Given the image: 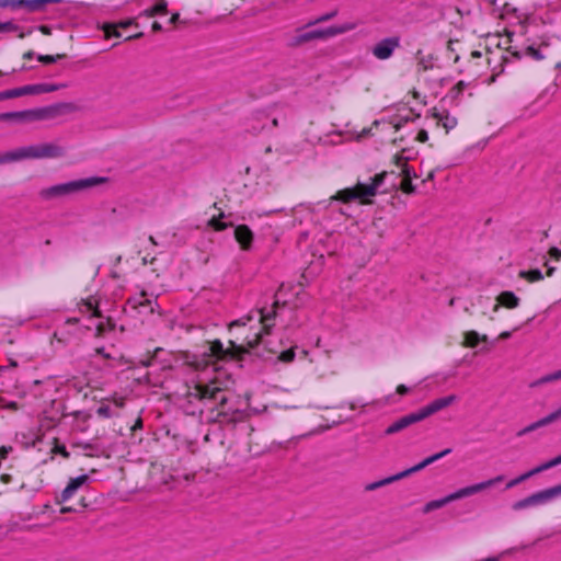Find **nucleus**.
<instances>
[{
	"label": "nucleus",
	"mask_w": 561,
	"mask_h": 561,
	"mask_svg": "<svg viewBox=\"0 0 561 561\" xmlns=\"http://www.w3.org/2000/svg\"><path fill=\"white\" fill-rule=\"evenodd\" d=\"M417 71H426L432 67V65L430 64L432 60L431 55L417 57Z\"/></svg>",
	"instance_id": "obj_36"
},
{
	"label": "nucleus",
	"mask_w": 561,
	"mask_h": 561,
	"mask_svg": "<svg viewBox=\"0 0 561 561\" xmlns=\"http://www.w3.org/2000/svg\"><path fill=\"white\" fill-rule=\"evenodd\" d=\"M522 479L520 477L518 476L517 478L511 480L510 482H507L506 486H505V490H508V489H512L516 485H518L519 483H522Z\"/></svg>",
	"instance_id": "obj_48"
},
{
	"label": "nucleus",
	"mask_w": 561,
	"mask_h": 561,
	"mask_svg": "<svg viewBox=\"0 0 561 561\" xmlns=\"http://www.w3.org/2000/svg\"><path fill=\"white\" fill-rule=\"evenodd\" d=\"M179 19H180V14L179 13H173L171 15L170 20H169V24H172V25L176 24Z\"/></svg>",
	"instance_id": "obj_58"
},
{
	"label": "nucleus",
	"mask_w": 561,
	"mask_h": 561,
	"mask_svg": "<svg viewBox=\"0 0 561 561\" xmlns=\"http://www.w3.org/2000/svg\"><path fill=\"white\" fill-rule=\"evenodd\" d=\"M66 57H67L66 54H57V55H37L36 58L38 61L49 65V64L57 62L58 60H61Z\"/></svg>",
	"instance_id": "obj_31"
},
{
	"label": "nucleus",
	"mask_w": 561,
	"mask_h": 561,
	"mask_svg": "<svg viewBox=\"0 0 561 561\" xmlns=\"http://www.w3.org/2000/svg\"><path fill=\"white\" fill-rule=\"evenodd\" d=\"M424 468H426V466L423 463V461H421L417 465L411 467L413 473L419 472V471L423 470Z\"/></svg>",
	"instance_id": "obj_56"
},
{
	"label": "nucleus",
	"mask_w": 561,
	"mask_h": 561,
	"mask_svg": "<svg viewBox=\"0 0 561 561\" xmlns=\"http://www.w3.org/2000/svg\"><path fill=\"white\" fill-rule=\"evenodd\" d=\"M560 463H561V456L560 455L548 461V465L550 466V468L557 467Z\"/></svg>",
	"instance_id": "obj_52"
},
{
	"label": "nucleus",
	"mask_w": 561,
	"mask_h": 561,
	"mask_svg": "<svg viewBox=\"0 0 561 561\" xmlns=\"http://www.w3.org/2000/svg\"><path fill=\"white\" fill-rule=\"evenodd\" d=\"M386 176L387 172L378 173L374 178H370L371 183L366 184L358 182L353 187L340 190L335 195L331 197V199L339 201L345 204L356 199H359L362 203H365V197H371L377 194V191L383 184Z\"/></svg>",
	"instance_id": "obj_2"
},
{
	"label": "nucleus",
	"mask_w": 561,
	"mask_h": 561,
	"mask_svg": "<svg viewBox=\"0 0 561 561\" xmlns=\"http://www.w3.org/2000/svg\"><path fill=\"white\" fill-rule=\"evenodd\" d=\"M413 472H412V469L411 468H408L397 474H393V476H390V479H391V482H396L398 480H401L403 478H407L409 476H411Z\"/></svg>",
	"instance_id": "obj_45"
},
{
	"label": "nucleus",
	"mask_w": 561,
	"mask_h": 561,
	"mask_svg": "<svg viewBox=\"0 0 561 561\" xmlns=\"http://www.w3.org/2000/svg\"><path fill=\"white\" fill-rule=\"evenodd\" d=\"M152 31L153 32H160L162 31V25L159 22H153L152 24Z\"/></svg>",
	"instance_id": "obj_62"
},
{
	"label": "nucleus",
	"mask_w": 561,
	"mask_h": 561,
	"mask_svg": "<svg viewBox=\"0 0 561 561\" xmlns=\"http://www.w3.org/2000/svg\"><path fill=\"white\" fill-rule=\"evenodd\" d=\"M76 110V105L68 102H61L51 104L44 107L32 108L33 111V119L36 121H45L55 118L59 115L70 113Z\"/></svg>",
	"instance_id": "obj_7"
},
{
	"label": "nucleus",
	"mask_w": 561,
	"mask_h": 561,
	"mask_svg": "<svg viewBox=\"0 0 561 561\" xmlns=\"http://www.w3.org/2000/svg\"><path fill=\"white\" fill-rule=\"evenodd\" d=\"M0 122L22 124L35 121L33 119V111L31 108L24 111L0 113Z\"/></svg>",
	"instance_id": "obj_17"
},
{
	"label": "nucleus",
	"mask_w": 561,
	"mask_h": 561,
	"mask_svg": "<svg viewBox=\"0 0 561 561\" xmlns=\"http://www.w3.org/2000/svg\"><path fill=\"white\" fill-rule=\"evenodd\" d=\"M401 190L407 194H412L415 192V186L412 183V179H402L401 181Z\"/></svg>",
	"instance_id": "obj_43"
},
{
	"label": "nucleus",
	"mask_w": 561,
	"mask_h": 561,
	"mask_svg": "<svg viewBox=\"0 0 561 561\" xmlns=\"http://www.w3.org/2000/svg\"><path fill=\"white\" fill-rule=\"evenodd\" d=\"M128 305L134 309H138L139 312H141L142 309L149 313L153 312L152 301L146 297L145 293L139 297L129 298Z\"/></svg>",
	"instance_id": "obj_20"
},
{
	"label": "nucleus",
	"mask_w": 561,
	"mask_h": 561,
	"mask_svg": "<svg viewBox=\"0 0 561 561\" xmlns=\"http://www.w3.org/2000/svg\"><path fill=\"white\" fill-rule=\"evenodd\" d=\"M416 140L420 142H426L428 140V133L425 129H421L417 133Z\"/></svg>",
	"instance_id": "obj_47"
},
{
	"label": "nucleus",
	"mask_w": 561,
	"mask_h": 561,
	"mask_svg": "<svg viewBox=\"0 0 561 561\" xmlns=\"http://www.w3.org/2000/svg\"><path fill=\"white\" fill-rule=\"evenodd\" d=\"M296 354L294 348H288L279 354V359L284 363H290L294 360Z\"/></svg>",
	"instance_id": "obj_41"
},
{
	"label": "nucleus",
	"mask_w": 561,
	"mask_h": 561,
	"mask_svg": "<svg viewBox=\"0 0 561 561\" xmlns=\"http://www.w3.org/2000/svg\"><path fill=\"white\" fill-rule=\"evenodd\" d=\"M151 8L153 10L154 15H165L168 13V2L165 0H159Z\"/></svg>",
	"instance_id": "obj_35"
},
{
	"label": "nucleus",
	"mask_w": 561,
	"mask_h": 561,
	"mask_svg": "<svg viewBox=\"0 0 561 561\" xmlns=\"http://www.w3.org/2000/svg\"><path fill=\"white\" fill-rule=\"evenodd\" d=\"M209 225L216 231H222V230H225L229 226L227 222H224L220 218H217V217H213L209 220Z\"/></svg>",
	"instance_id": "obj_39"
},
{
	"label": "nucleus",
	"mask_w": 561,
	"mask_h": 561,
	"mask_svg": "<svg viewBox=\"0 0 561 561\" xmlns=\"http://www.w3.org/2000/svg\"><path fill=\"white\" fill-rule=\"evenodd\" d=\"M497 304L494 306L493 310L497 311L500 306L505 307L507 309H514L518 307L520 299L511 290L502 291L497 298Z\"/></svg>",
	"instance_id": "obj_19"
},
{
	"label": "nucleus",
	"mask_w": 561,
	"mask_h": 561,
	"mask_svg": "<svg viewBox=\"0 0 561 561\" xmlns=\"http://www.w3.org/2000/svg\"><path fill=\"white\" fill-rule=\"evenodd\" d=\"M538 469H539V471H540V472H543V471H546V470H548V469H551V468H550V466L548 465V461H546V462H543V463L539 465V466H538Z\"/></svg>",
	"instance_id": "obj_61"
},
{
	"label": "nucleus",
	"mask_w": 561,
	"mask_h": 561,
	"mask_svg": "<svg viewBox=\"0 0 561 561\" xmlns=\"http://www.w3.org/2000/svg\"><path fill=\"white\" fill-rule=\"evenodd\" d=\"M56 451L59 453L65 458H69L70 457L69 451L66 449V447L64 445L57 446L56 447Z\"/></svg>",
	"instance_id": "obj_51"
},
{
	"label": "nucleus",
	"mask_w": 561,
	"mask_h": 561,
	"mask_svg": "<svg viewBox=\"0 0 561 561\" xmlns=\"http://www.w3.org/2000/svg\"><path fill=\"white\" fill-rule=\"evenodd\" d=\"M61 0H0L1 8L12 10L24 9L27 12H41L49 3H57Z\"/></svg>",
	"instance_id": "obj_8"
},
{
	"label": "nucleus",
	"mask_w": 561,
	"mask_h": 561,
	"mask_svg": "<svg viewBox=\"0 0 561 561\" xmlns=\"http://www.w3.org/2000/svg\"><path fill=\"white\" fill-rule=\"evenodd\" d=\"M560 417H561V407L558 410L548 414L547 416L540 419V422H541L542 426H547V425L556 422Z\"/></svg>",
	"instance_id": "obj_34"
},
{
	"label": "nucleus",
	"mask_w": 561,
	"mask_h": 561,
	"mask_svg": "<svg viewBox=\"0 0 561 561\" xmlns=\"http://www.w3.org/2000/svg\"><path fill=\"white\" fill-rule=\"evenodd\" d=\"M424 421L420 410L411 412L392 422L386 430L385 435H393L404 431L411 425Z\"/></svg>",
	"instance_id": "obj_12"
},
{
	"label": "nucleus",
	"mask_w": 561,
	"mask_h": 561,
	"mask_svg": "<svg viewBox=\"0 0 561 561\" xmlns=\"http://www.w3.org/2000/svg\"><path fill=\"white\" fill-rule=\"evenodd\" d=\"M448 503H450L448 495H446L445 497L438 499V500L430 501L424 505L423 513L427 514L430 512H433L435 510H438V508L447 505Z\"/></svg>",
	"instance_id": "obj_26"
},
{
	"label": "nucleus",
	"mask_w": 561,
	"mask_h": 561,
	"mask_svg": "<svg viewBox=\"0 0 561 561\" xmlns=\"http://www.w3.org/2000/svg\"><path fill=\"white\" fill-rule=\"evenodd\" d=\"M456 401H457V396L449 394L447 397L438 398L419 410H420L423 419L425 420L428 416L437 413L438 411L451 405Z\"/></svg>",
	"instance_id": "obj_14"
},
{
	"label": "nucleus",
	"mask_w": 561,
	"mask_h": 561,
	"mask_svg": "<svg viewBox=\"0 0 561 561\" xmlns=\"http://www.w3.org/2000/svg\"><path fill=\"white\" fill-rule=\"evenodd\" d=\"M439 123H442L443 127L449 131L450 129L455 128L457 125V119L454 116H450L447 112L443 114H435L434 115Z\"/></svg>",
	"instance_id": "obj_27"
},
{
	"label": "nucleus",
	"mask_w": 561,
	"mask_h": 561,
	"mask_svg": "<svg viewBox=\"0 0 561 561\" xmlns=\"http://www.w3.org/2000/svg\"><path fill=\"white\" fill-rule=\"evenodd\" d=\"M67 87L65 83H36L31 84L32 95L49 93Z\"/></svg>",
	"instance_id": "obj_23"
},
{
	"label": "nucleus",
	"mask_w": 561,
	"mask_h": 561,
	"mask_svg": "<svg viewBox=\"0 0 561 561\" xmlns=\"http://www.w3.org/2000/svg\"><path fill=\"white\" fill-rule=\"evenodd\" d=\"M10 450H11V447L7 448L5 446H2V447L0 448V456H1L2 458H5V457L8 456V454H9V451H10Z\"/></svg>",
	"instance_id": "obj_59"
},
{
	"label": "nucleus",
	"mask_w": 561,
	"mask_h": 561,
	"mask_svg": "<svg viewBox=\"0 0 561 561\" xmlns=\"http://www.w3.org/2000/svg\"><path fill=\"white\" fill-rule=\"evenodd\" d=\"M90 480L88 474H81L77 478L70 479L68 485L62 490L60 495L56 496V503L61 504L69 501L77 491L82 488Z\"/></svg>",
	"instance_id": "obj_13"
},
{
	"label": "nucleus",
	"mask_w": 561,
	"mask_h": 561,
	"mask_svg": "<svg viewBox=\"0 0 561 561\" xmlns=\"http://www.w3.org/2000/svg\"><path fill=\"white\" fill-rule=\"evenodd\" d=\"M131 24H134L133 19L122 21L119 24L106 23L103 26V31H104L106 37H121V33L117 31V27L121 26V27L125 28V27L130 26Z\"/></svg>",
	"instance_id": "obj_24"
},
{
	"label": "nucleus",
	"mask_w": 561,
	"mask_h": 561,
	"mask_svg": "<svg viewBox=\"0 0 561 561\" xmlns=\"http://www.w3.org/2000/svg\"><path fill=\"white\" fill-rule=\"evenodd\" d=\"M355 26L356 25L354 23H344L342 25H332L327 28L304 32L293 37L291 45L298 46L313 39H325L329 37H333L350 32L354 30Z\"/></svg>",
	"instance_id": "obj_5"
},
{
	"label": "nucleus",
	"mask_w": 561,
	"mask_h": 561,
	"mask_svg": "<svg viewBox=\"0 0 561 561\" xmlns=\"http://www.w3.org/2000/svg\"><path fill=\"white\" fill-rule=\"evenodd\" d=\"M234 239L240 244V248L243 251H250L252 248V242L254 239V234L252 230L247 225H238L234 228Z\"/></svg>",
	"instance_id": "obj_16"
},
{
	"label": "nucleus",
	"mask_w": 561,
	"mask_h": 561,
	"mask_svg": "<svg viewBox=\"0 0 561 561\" xmlns=\"http://www.w3.org/2000/svg\"><path fill=\"white\" fill-rule=\"evenodd\" d=\"M248 347L250 350H255L256 346L262 342V333L256 332L253 334V337L248 336Z\"/></svg>",
	"instance_id": "obj_40"
},
{
	"label": "nucleus",
	"mask_w": 561,
	"mask_h": 561,
	"mask_svg": "<svg viewBox=\"0 0 561 561\" xmlns=\"http://www.w3.org/2000/svg\"><path fill=\"white\" fill-rule=\"evenodd\" d=\"M486 342L488 336L486 335H480L477 331H468L465 334V345L467 347H477L480 342Z\"/></svg>",
	"instance_id": "obj_25"
},
{
	"label": "nucleus",
	"mask_w": 561,
	"mask_h": 561,
	"mask_svg": "<svg viewBox=\"0 0 561 561\" xmlns=\"http://www.w3.org/2000/svg\"><path fill=\"white\" fill-rule=\"evenodd\" d=\"M107 178L104 176H91L85 179H78L66 183L56 184L47 188H43L39 195L43 199H54L61 196L72 195L96 185L106 183Z\"/></svg>",
	"instance_id": "obj_1"
},
{
	"label": "nucleus",
	"mask_w": 561,
	"mask_h": 561,
	"mask_svg": "<svg viewBox=\"0 0 561 561\" xmlns=\"http://www.w3.org/2000/svg\"><path fill=\"white\" fill-rule=\"evenodd\" d=\"M8 162H10L9 151L3 154H0V164L8 163Z\"/></svg>",
	"instance_id": "obj_60"
},
{
	"label": "nucleus",
	"mask_w": 561,
	"mask_h": 561,
	"mask_svg": "<svg viewBox=\"0 0 561 561\" xmlns=\"http://www.w3.org/2000/svg\"><path fill=\"white\" fill-rule=\"evenodd\" d=\"M390 483H392V482H391L390 477H388V478H385V479H382V480H379V481H376V482L369 483V484L366 486V490H368V491H374V490H376V489H378V488L385 486V485L390 484Z\"/></svg>",
	"instance_id": "obj_42"
},
{
	"label": "nucleus",
	"mask_w": 561,
	"mask_h": 561,
	"mask_svg": "<svg viewBox=\"0 0 561 561\" xmlns=\"http://www.w3.org/2000/svg\"><path fill=\"white\" fill-rule=\"evenodd\" d=\"M549 254H550V256L554 257L556 260H559L561 257V250L556 247H552L549 250Z\"/></svg>",
	"instance_id": "obj_49"
},
{
	"label": "nucleus",
	"mask_w": 561,
	"mask_h": 561,
	"mask_svg": "<svg viewBox=\"0 0 561 561\" xmlns=\"http://www.w3.org/2000/svg\"><path fill=\"white\" fill-rule=\"evenodd\" d=\"M336 14H337V10H333L331 12L322 14V15L318 16L317 19H314L313 21L308 22L307 26H311V25H316V24H319V23H323V22L330 21L333 18H335Z\"/></svg>",
	"instance_id": "obj_32"
},
{
	"label": "nucleus",
	"mask_w": 561,
	"mask_h": 561,
	"mask_svg": "<svg viewBox=\"0 0 561 561\" xmlns=\"http://www.w3.org/2000/svg\"><path fill=\"white\" fill-rule=\"evenodd\" d=\"M280 307V302L278 300L274 301L272 310L262 309L260 310V321L264 325V331L266 334L270 333L272 325L267 322L274 320L276 317V309Z\"/></svg>",
	"instance_id": "obj_21"
},
{
	"label": "nucleus",
	"mask_w": 561,
	"mask_h": 561,
	"mask_svg": "<svg viewBox=\"0 0 561 561\" xmlns=\"http://www.w3.org/2000/svg\"><path fill=\"white\" fill-rule=\"evenodd\" d=\"M34 56H35V53H34L33 50H28V51H26V53L23 55V58H24V59H32V58H34Z\"/></svg>",
	"instance_id": "obj_63"
},
{
	"label": "nucleus",
	"mask_w": 561,
	"mask_h": 561,
	"mask_svg": "<svg viewBox=\"0 0 561 561\" xmlns=\"http://www.w3.org/2000/svg\"><path fill=\"white\" fill-rule=\"evenodd\" d=\"M508 53L516 59H520L524 56L537 61L545 59V55L541 53L540 48L535 45H527L524 50H518L516 47H510Z\"/></svg>",
	"instance_id": "obj_18"
},
{
	"label": "nucleus",
	"mask_w": 561,
	"mask_h": 561,
	"mask_svg": "<svg viewBox=\"0 0 561 561\" xmlns=\"http://www.w3.org/2000/svg\"><path fill=\"white\" fill-rule=\"evenodd\" d=\"M409 392V388L404 385H399L397 388V393L400 396H404Z\"/></svg>",
	"instance_id": "obj_53"
},
{
	"label": "nucleus",
	"mask_w": 561,
	"mask_h": 561,
	"mask_svg": "<svg viewBox=\"0 0 561 561\" xmlns=\"http://www.w3.org/2000/svg\"><path fill=\"white\" fill-rule=\"evenodd\" d=\"M24 95H32L31 84L1 91L0 92V101L20 98V96H24Z\"/></svg>",
	"instance_id": "obj_22"
},
{
	"label": "nucleus",
	"mask_w": 561,
	"mask_h": 561,
	"mask_svg": "<svg viewBox=\"0 0 561 561\" xmlns=\"http://www.w3.org/2000/svg\"><path fill=\"white\" fill-rule=\"evenodd\" d=\"M526 427H527V431L530 433V432H534V431H536V430H538V428L542 427V424H541L540 420H538V421H536V422H534V423L529 424V425H528V426H526Z\"/></svg>",
	"instance_id": "obj_50"
},
{
	"label": "nucleus",
	"mask_w": 561,
	"mask_h": 561,
	"mask_svg": "<svg viewBox=\"0 0 561 561\" xmlns=\"http://www.w3.org/2000/svg\"><path fill=\"white\" fill-rule=\"evenodd\" d=\"M65 154L62 147L51 144L44 142L38 145H32L26 147H20L13 151H9L10 162L24 160V159H50L59 158Z\"/></svg>",
	"instance_id": "obj_3"
},
{
	"label": "nucleus",
	"mask_w": 561,
	"mask_h": 561,
	"mask_svg": "<svg viewBox=\"0 0 561 561\" xmlns=\"http://www.w3.org/2000/svg\"><path fill=\"white\" fill-rule=\"evenodd\" d=\"M550 489H551V491H552V493L554 495V499L561 495V483L558 484V485H554V486H552Z\"/></svg>",
	"instance_id": "obj_54"
},
{
	"label": "nucleus",
	"mask_w": 561,
	"mask_h": 561,
	"mask_svg": "<svg viewBox=\"0 0 561 561\" xmlns=\"http://www.w3.org/2000/svg\"><path fill=\"white\" fill-rule=\"evenodd\" d=\"M141 16H146V18H152V16H156L154 13H153V10L152 8H148L146 10H144L141 13H140Z\"/></svg>",
	"instance_id": "obj_55"
},
{
	"label": "nucleus",
	"mask_w": 561,
	"mask_h": 561,
	"mask_svg": "<svg viewBox=\"0 0 561 561\" xmlns=\"http://www.w3.org/2000/svg\"><path fill=\"white\" fill-rule=\"evenodd\" d=\"M400 47V37L390 36L379 41L371 49L373 55L379 60L389 59L394 50Z\"/></svg>",
	"instance_id": "obj_11"
},
{
	"label": "nucleus",
	"mask_w": 561,
	"mask_h": 561,
	"mask_svg": "<svg viewBox=\"0 0 561 561\" xmlns=\"http://www.w3.org/2000/svg\"><path fill=\"white\" fill-rule=\"evenodd\" d=\"M96 414L104 419H111L114 416L113 410L108 404H102L96 409Z\"/></svg>",
	"instance_id": "obj_37"
},
{
	"label": "nucleus",
	"mask_w": 561,
	"mask_h": 561,
	"mask_svg": "<svg viewBox=\"0 0 561 561\" xmlns=\"http://www.w3.org/2000/svg\"><path fill=\"white\" fill-rule=\"evenodd\" d=\"M466 88V83L463 81H459L451 90H450V95L451 98L456 99L458 98L463 89Z\"/></svg>",
	"instance_id": "obj_44"
},
{
	"label": "nucleus",
	"mask_w": 561,
	"mask_h": 561,
	"mask_svg": "<svg viewBox=\"0 0 561 561\" xmlns=\"http://www.w3.org/2000/svg\"><path fill=\"white\" fill-rule=\"evenodd\" d=\"M39 31H41L43 34H46V35L50 34V30H49V27H48V26H46V25H41V26H39Z\"/></svg>",
	"instance_id": "obj_64"
},
{
	"label": "nucleus",
	"mask_w": 561,
	"mask_h": 561,
	"mask_svg": "<svg viewBox=\"0 0 561 561\" xmlns=\"http://www.w3.org/2000/svg\"><path fill=\"white\" fill-rule=\"evenodd\" d=\"M552 500H554V495H553L551 489L549 488V489L536 492L525 499L516 501L515 503H513L512 508L514 511H520V510H524L527 507L546 504Z\"/></svg>",
	"instance_id": "obj_10"
},
{
	"label": "nucleus",
	"mask_w": 561,
	"mask_h": 561,
	"mask_svg": "<svg viewBox=\"0 0 561 561\" xmlns=\"http://www.w3.org/2000/svg\"><path fill=\"white\" fill-rule=\"evenodd\" d=\"M560 378H561V368L554 373L547 374V375L542 376L541 378L534 381L530 386L538 387V386H541V385H545L548 382L559 380Z\"/></svg>",
	"instance_id": "obj_29"
},
{
	"label": "nucleus",
	"mask_w": 561,
	"mask_h": 561,
	"mask_svg": "<svg viewBox=\"0 0 561 561\" xmlns=\"http://www.w3.org/2000/svg\"><path fill=\"white\" fill-rule=\"evenodd\" d=\"M398 164L402 165V175H403V179H414V178H417L416 173L414 172V170H412L407 163V158L404 157H398Z\"/></svg>",
	"instance_id": "obj_30"
},
{
	"label": "nucleus",
	"mask_w": 561,
	"mask_h": 561,
	"mask_svg": "<svg viewBox=\"0 0 561 561\" xmlns=\"http://www.w3.org/2000/svg\"><path fill=\"white\" fill-rule=\"evenodd\" d=\"M244 415L245 413L243 410L233 408L228 403L226 407L219 409L216 421L236 424L242 421Z\"/></svg>",
	"instance_id": "obj_15"
},
{
	"label": "nucleus",
	"mask_w": 561,
	"mask_h": 561,
	"mask_svg": "<svg viewBox=\"0 0 561 561\" xmlns=\"http://www.w3.org/2000/svg\"><path fill=\"white\" fill-rule=\"evenodd\" d=\"M560 417H561V407L558 410L548 414L547 416L540 419V422H541L542 426H547V425L556 422Z\"/></svg>",
	"instance_id": "obj_33"
},
{
	"label": "nucleus",
	"mask_w": 561,
	"mask_h": 561,
	"mask_svg": "<svg viewBox=\"0 0 561 561\" xmlns=\"http://www.w3.org/2000/svg\"><path fill=\"white\" fill-rule=\"evenodd\" d=\"M20 26L12 21L0 22V33L16 32Z\"/></svg>",
	"instance_id": "obj_38"
},
{
	"label": "nucleus",
	"mask_w": 561,
	"mask_h": 561,
	"mask_svg": "<svg viewBox=\"0 0 561 561\" xmlns=\"http://www.w3.org/2000/svg\"><path fill=\"white\" fill-rule=\"evenodd\" d=\"M504 480V476H497L495 478L489 479L486 481H482L462 489L457 490L454 493L448 494L450 502L460 500L467 496H471L476 493H479L488 488H491Z\"/></svg>",
	"instance_id": "obj_9"
},
{
	"label": "nucleus",
	"mask_w": 561,
	"mask_h": 561,
	"mask_svg": "<svg viewBox=\"0 0 561 561\" xmlns=\"http://www.w3.org/2000/svg\"><path fill=\"white\" fill-rule=\"evenodd\" d=\"M519 276L528 282H538L543 279L542 272L539 268H533L529 271H520Z\"/></svg>",
	"instance_id": "obj_28"
},
{
	"label": "nucleus",
	"mask_w": 561,
	"mask_h": 561,
	"mask_svg": "<svg viewBox=\"0 0 561 561\" xmlns=\"http://www.w3.org/2000/svg\"><path fill=\"white\" fill-rule=\"evenodd\" d=\"M188 397L202 401L204 405H207L208 403H215L218 411L220 408L226 407L229 402V398L224 392V390L210 383L195 385L193 391L188 393Z\"/></svg>",
	"instance_id": "obj_4"
},
{
	"label": "nucleus",
	"mask_w": 561,
	"mask_h": 561,
	"mask_svg": "<svg viewBox=\"0 0 561 561\" xmlns=\"http://www.w3.org/2000/svg\"><path fill=\"white\" fill-rule=\"evenodd\" d=\"M230 346L225 348L224 344L219 340H215L210 344L211 354L218 359H241L244 354L248 353V350L234 343L233 341L229 342Z\"/></svg>",
	"instance_id": "obj_6"
},
{
	"label": "nucleus",
	"mask_w": 561,
	"mask_h": 561,
	"mask_svg": "<svg viewBox=\"0 0 561 561\" xmlns=\"http://www.w3.org/2000/svg\"><path fill=\"white\" fill-rule=\"evenodd\" d=\"M73 512H77V508L72 507V506H64L61 507L60 510V513L62 514H66V513H73Z\"/></svg>",
	"instance_id": "obj_57"
},
{
	"label": "nucleus",
	"mask_w": 561,
	"mask_h": 561,
	"mask_svg": "<svg viewBox=\"0 0 561 561\" xmlns=\"http://www.w3.org/2000/svg\"><path fill=\"white\" fill-rule=\"evenodd\" d=\"M451 453V448H446L439 453H436V454H433L431 455V459L433 461V463L442 458H444L445 456L449 455Z\"/></svg>",
	"instance_id": "obj_46"
}]
</instances>
